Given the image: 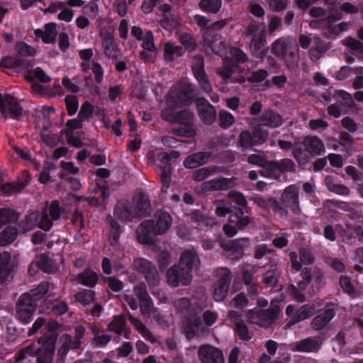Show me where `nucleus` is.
<instances>
[{
	"mask_svg": "<svg viewBox=\"0 0 363 363\" xmlns=\"http://www.w3.org/2000/svg\"><path fill=\"white\" fill-rule=\"evenodd\" d=\"M302 280L298 286L289 284L286 289V294L294 301L303 303L306 301L304 291L311 284L313 293H318L325 284V278L322 272L317 267H306L301 270Z\"/></svg>",
	"mask_w": 363,
	"mask_h": 363,
	"instance_id": "nucleus-1",
	"label": "nucleus"
},
{
	"mask_svg": "<svg viewBox=\"0 0 363 363\" xmlns=\"http://www.w3.org/2000/svg\"><path fill=\"white\" fill-rule=\"evenodd\" d=\"M198 88L195 85L185 83L183 80V108L195 101L201 121L206 125H212L216 118V108L206 98L198 97Z\"/></svg>",
	"mask_w": 363,
	"mask_h": 363,
	"instance_id": "nucleus-2",
	"label": "nucleus"
},
{
	"mask_svg": "<svg viewBox=\"0 0 363 363\" xmlns=\"http://www.w3.org/2000/svg\"><path fill=\"white\" fill-rule=\"evenodd\" d=\"M167 108L162 111V120L179 127L172 129L174 135L182 137V81L178 80L169 90L167 96Z\"/></svg>",
	"mask_w": 363,
	"mask_h": 363,
	"instance_id": "nucleus-3",
	"label": "nucleus"
},
{
	"mask_svg": "<svg viewBox=\"0 0 363 363\" xmlns=\"http://www.w3.org/2000/svg\"><path fill=\"white\" fill-rule=\"evenodd\" d=\"M172 217L165 211H157L154 220L143 221L138 228V239L143 244L150 245L152 237L164 233L172 225Z\"/></svg>",
	"mask_w": 363,
	"mask_h": 363,
	"instance_id": "nucleus-4",
	"label": "nucleus"
},
{
	"mask_svg": "<svg viewBox=\"0 0 363 363\" xmlns=\"http://www.w3.org/2000/svg\"><path fill=\"white\" fill-rule=\"evenodd\" d=\"M134 295L125 294L123 300L128 304L130 308L135 311L140 306V312L145 318H150L155 308L154 303L149 295L147 286L145 283L135 286L133 288Z\"/></svg>",
	"mask_w": 363,
	"mask_h": 363,
	"instance_id": "nucleus-5",
	"label": "nucleus"
},
{
	"mask_svg": "<svg viewBox=\"0 0 363 363\" xmlns=\"http://www.w3.org/2000/svg\"><path fill=\"white\" fill-rule=\"evenodd\" d=\"M228 196L235 203L233 205L234 213L229 216L228 221L235 224L240 230H243L252 222L247 201L244 195L239 191H231Z\"/></svg>",
	"mask_w": 363,
	"mask_h": 363,
	"instance_id": "nucleus-6",
	"label": "nucleus"
},
{
	"mask_svg": "<svg viewBox=\"0 0 363 363\" xmlns=\"http://www.w3.org/2000/svg\"><path fill=\"white\" fill-rule=\"evenodd\" d=\"M38 306L39 303L28 293L23 294L16 303V318L24 325L30 323L33 320L34 313Z\"/></svg>",
	"mask_w": 363,
	"mask_h": 363,
	"instance_id": "nucleus-7",
	"label": "nucleus"
},
{
	"mask_svg": "<svg viewBox=\"0 0 363 363\" xmlns=\"http://www.w3.org/2000/svg\"><path fill=\"white\" fill-rule=\"evenodd\" d=\"M339 309L340 303L337 300L327 302L323 308L318 310L311 322L312 328L318 331L324 329L335 318Z\"/></svg>",
	"mask_w": 363,
	"mask_h": 363,
	"instance_id": "nucleus-8",
	"label": "nucleus"
},
{
	"mask_svg": "<svg viewBox=\"0 0 363 363\" xmlns=\"http://www.w3.org/2000/svg\"><path fill=\"white\" fill-rule=\"evenodd\" d=\"M218 280L213 285V298L215 301L220 302L228 295L233 276L230 270L221 267L217 270Z\"/></svg>",
	"mask_w": 363,
	"mask_h": 363,
	"instance_id": "nucleus-9",
	"label": "nucleus"
},
{
	"mask_svg": "<svg viewBox=\"0 0 363 363\" xmlns=\"http://www.w3.org/2000/svg\"><path fill=\"white\" fill-rule=\"evenodd\" d=\"M23 108L18 99L10 94L0 93V114L5 120L19 121L23 116Z\"/></svg>",
	"mask_w": 363,
	"mask_h": 363,
	"instance_id": "nucleus-10",
	"label": "nucleus"
},
{
	"mask_svg": "<svg viewBox=\"0 0 363 363\" xmlns=\"http://www.w3.org/2000/svg\"><path fill=\"white\" fill-rule=\"evenodd\" d=\"M201 261L194 248L183 250V286H189L193 278V272L199 269Z\"/></svg>",
	"mask_w": 363,
	"mask_h": 363,
	"instance_id": "nucleus-11",
	"label": "nucleus"
},
{
	"mask_svg": "<svg viewBox=\"0 0 363 363\" xmlns=\"http://www.w3.org/2000/svg\"><path fill=\"white\" fill-rule=\"evenodd\" d=\"M134 266L136 270L142 274L150 286H156L160 284V277L154 264L145 258L134 259Z\"/></svg>",
	"mask_w": 363,
	"mask_h": 363,
	"instance_id": "nucleus-12",
	"label": "nucleus"
},
{
	"mask_svg": "<svg viewBox=\"0 0 363 363\" xmlns=\"http://www.w3.org/2000/svg\"><path fill=\"white\" fill-rule=\"evenodd\" d=\"M191 69L202 90L206 93L211 92L212 86L205 71L204 57L202 55H196L194 57Z\"/></svg>",
	"mask_w": 363,
	"mask_h": 363,
	"instance_id": "nucleus-13",
	"label": "nucleus"
},
{
	"mask_svg": "<svg viewBox=\"0 0 363 363\" xmlns=\"http://www.w3.org/2000/svg\"><path fill=\"white\" fill-rule=\"evenodd\" d=\"M315 310L313 304H304L299 308L290 304L286 308V315L290 318L286 326L290 328L292 325L308 318Z\"/></svg>",
	"mask_w": 363,
	"mask_h": 363,
	"instance_id": "nucleus-14",
	"label": "nucleus"
},
{
	"mask_svg": "<svg viewBox=\"0 0 363 363\" xmlns=\"http://www.w3.org/2000/svg\"><path fill=\"white\" fill-rule=\"evenodd\" d=\"M269 132L260 128H255L253 131H242L239 136L240 145L243 148H250L255 145L263 144Z\"/></svg>",
	"mask_w": 363,
	"mask_h": 363,
	"instance_id": "nucleus-15",
	"label": "nucleus"
},
{
	"mask_svg": "<svg viewBox=\"0 0 363 363\" xmlns=\"http://www.w3.org/2000/svg\"><path fill=\"white\" fill-rule=\"evenodd\" d=\"M38 344L40 345L39 353L36 356L38 363H51L55 353L56 337L41 336L38 340Z\"/></svg>",
	"mask_w": 363,
	"mask_h": 363,
	"instance_id": "nucleus-16",
	"label": "nucleus"
},
{
	"mask_svg": "<svg viewBox=\"0 0 363 363\" xmlns=\"http://www.w3.org/2000/svg\"><path fill=\"white\" fill-rule=\"evenodd\" d=\"M281 201L286 208H289L294 214H298L300 212L299 187L296 184H291L286 186L281 195Z\"/></svg>",
	"mask_w": 363,
	"mask_h": 363,
	"instance_id": "nucleus-17",
	"label": "nucleus"
},
{
	"mask_svg": "<svg viewBox=\"0 0 363 363\" xmlns=\"http://www.w3.org/2000/svg\"><path fill=\"white\" fill-rule=\"evenodd\" d=\"M296 164L289 158H284L279 160H271L267 178L277 179L284 173L296 172Z\"/></svg>",
	"mask_w": 363,
	"mask_h": 363,
	"instance_id": "nucleus-18",
	"label": "nucleus"
},
{
	"mask_svg": "<svg viewBox=\"0 0 363 363\" xmlns=\"http://www.w3.org/2000/svg\"><path fill=\"white\" fill-rule=\"evenodd\" d=\"M250 245V238H238L225 244L223 249L229 259L237 260L242 257L245 250L248 248Z\"/></svg>",
	"mask_w": 363,
	"mask_h": 363,
	"instance_id": "nucleus-19",
	"label": "nucleus"
},
{
	"mask_svg": "<svg viewBox=\"0 0 363 363\" xmlns=\"http://www.w3.org/2000/svg\"><path fill=\"white\" fill-rule=\"evenodd\" d=\"M298 255L300 262L298 261V255L295 252H291L289 254L291 268L296 272H301L303 269L302 264L311 265L315 262V257L309 247H301L298 250Z\"/></svg>",
	"mask_w": 363,
	"mask_h": 363,
	"instance_id": "nucleus-20",
	"label": "nucleus"
},
{
	"mask_svg": "<svg viewBox=\"0 0 363 363\" xmlns=\"http://www.w3.org/2000/svg\"><path fill=\"white\" fill-rule=\"evenodd\" d=\"M199 357L202 363H224L222 350L210 345H201L198 350Z\"/></svg>",
	"mask_w": 363,
	"mask_h": 363,
	"instance_id": "nucleus-21",
	"label": "nucleus"
},
{
	"mask_svg": "<svg viewBox=\"0 0 363 363\" xmlns=\"http://www.w3.org/2000/svg\"><path fill=\"white\" fill-rule=\"evenodd\" d=\"M255 203L258 206L264 209L265 211H272L274 214L280 217H286L289 215V211L286 206L282 204L274 197L264 199L263 197L257 198Z\"/></svg>",
	"mask_w": 363,
	"mask_h": 363,
	"instance_id": "nucleus-22",
	"label": "nucleus"
},
{
	"mask_svg": "<svg viewBox=\"0 0 363 363\" xmlns=\"http://www.w3.org/2000/svg\"><path fill=\"white\" fill-rule=\"evenodd\" d=\"M158 160L164 164L160 167L159 173L160 182L162 185V191H166L170 186L172 169L169 164L172 163L171 156L168 152H160Z\"/></svg>",
	"mask_w": 363,
	"mask_h": 363,
	"instance_id": "nucleus-23",
	"label": "nucleus"
},
{
	"mask_svg": "<svg viewBox=\"0 0 363 363\" xmlns=\"http://www.w3.org/2000/svg\"><path fill=\"white\" fill-rule=\"evenodd\" d=\"M164 60L167 64L176 69H179L182 60V47L168 42L164 47Z\"/></svg>",
	"mask_w": 363,
	"mask_h": 363,
	"instance_id": "nucleus-24",
	"label": "nucleus"
},
{
	"mask_svg": "<svg viewBox=\"0 0 363 363\" xmlns=\"http://www.w3.org/2000/svg\"><path fill=\"white\" fill-rule=\"evenodd\" d=\"M205 44L211 50V51L219 56H223L226 52V45L221 39V35L207 32L203 35Z\"/></svg>",
	"mask_w": 363,
	"mask_h": 363,
	"instance_id": "nucleus-25",
	"label": "nucleus"
},
{
	"mask_svg": "<svg viewBox=\"0 0 363 363\" xmlns=\"http://www.w3.org/2000/svg\"><path fill=\"white\" fill-rule=\"evenodd\" d=\"M114 216L122 222H130L137 218L133 204L128 201H119L114 208Z\"/></svg>",
	"mask_w": 363,
	"mask_h": 363,
	"instance_id": "nucleus-26",
	"label": "nucleus"
},
{
	"mask_svg": "<svg viewBox=\"0 0 363 363\" xmlns=\"http://www.w3.org/2000/svg\"><path fill=\"white\" fill-rule=\"evenodd\" d=\"M234 180L233 178L217 177L204 182L203 189L206 191L228 190L234 186Z\"/></svg>",
	"mask_w": 363,
	"mask_h": 363,
	"instance_id": "nucleus-27",
	"label": "nucleus"
},
{
	"mask_svg": "<svg viewBox=\"0 0 363 363\" xmlns=\"http://www.w3.org/2000/svg\"><path fill=\"white\" fill-rule=\"evenodd\" d=\"M135 204L133 205L134 211L138 217H144L150 214L151 205L148 194L140 192L135 198Z\"/></svg>",
	"mask_w": 363,
	"mask_h": 363,
	"instance_id": "nucleus-28",
	"label": "nucleus"
},
{
	"mask_svg": "<svg viewBox=\"0 0 363 363\" xmlns=\"http://www.w3.org/2000/svg\"><path fill=\"white\" fill-rule=\"evenodd\" d=\"M257 120L261 125H265L269 128L279 127L284 123L282 117L273 110L264 111L257 118Z\"/></svg>",
	"mask_w": 363,
	"mask_h": 363,
	"instance_id": "nucleus-29",
	"label": "nucleus"
},
{
	"mask_svg": "<svg viewBox=\"0 0 363 363\" xmlns=\"http://www.w3.org/2000/svg\"><path fill=\"white\" fill-rule=\"evenodd\" d=\"M303 145L312 157L320 155L325 151L323 141L317 136L305 137Z\"/></svg>",
	"mask_w": 363,
	"mask_h": 363,
	"instance_id": "nucleus-30",
	"label": "nucleus"
},
{
	"mask_svg": "<svg viewBox=\"0 0 363 363\" xmlns=\"http://www.w3.org/2000/svg\"><path fill=\"white\" fill-rule=\"evenodd\" d=\"M99 279L98 274L89 267L85 268L82 272L79 273L76 277L78 284L90 289L96 286Z\"/></svg>",
	"mask_w": 363,
	"mask_h": 363,
	"instance_id": "nucleus-31",
	"label": "nucleus"
},
{
	"mask_svg": "<svg viewBox=\"0 0 363 363\" xmlns=\"http://www.w3.org/2000/svg\"><path fill=\"white\" fill-rule=\"evenodd\" d=\"M295 48L291 40L285 38L277 39L272 45V53L276 57L281 58L291 50Z\"/></svg>",
	"mask_w": 363,
	"mask_h": 363,
	"instance_id": "nucleus-32",
	"label": "nucleus"
},
{
	"mask_svg": "<svg viewBox=\"0 0 363 363\" xmlns=\"http://www.w3.org/2000/svg\"><path fill=\"white\" fill-rule=\"evenodd\" d=\"M195 116L194 113L183 108V138H194L196 130L194 124Z\"/></svg>",
	"mask_w": 363,
	"mask_h": 363,
	"instance_id": "nucleus-33",
	"label": "nucleus"
},
{
	"mask_svg": "<svg viewBox=\"0 0 363 363\" xmlns=\"http://www.w3.org/2000/svg\"><path fill=\"white\" fill-rule=\"evenodd\" d=\"M235 325L234 331L242 341H250L252 334L250 332L248 327L240 315H235L233 320Z\"/></svg>",
	"mask_w": 363,
	"mask_h": 363,
	"instance_id": "nucleus-34",
	"label": "nucleus"
},
{
	"mask_svg": "<svg viewBox=\"0 0 363 363\" xmlns=\"http://www.w3.org/2000/svg\"><path fill=\"white\" fill-rule=\"evenodd\" d=\"M210 155L208 152H199L188 156L183 162V165L186 168L194 169L206 164Z\"/></svg>",
	"mask_w": 363,
	"mask_h": 363,
	"instance_id": "nucleus-35",
	"label": "nucleus"
},
{
	"mask_svg": "<svg viewBox=\"0 0 363 363\" xmlns=\"http://www.w3.org/2000/svg\"><path fill=\"white\" fill-rule=\"evenodd\" d=\"M182 255L177 264H174L167 271V281L172 287L178 286L182 277Z\"/></svg>",
	"mask_w": 363,
	"mask_h": 363,
	"instance_id": "nucleus-36",
	"label": "nucleus"
},
{
	"mask_svg": "<svg viewBox=\"0 0 363 363\" xmlns=\"http://www.w3.org/2000/svg\"><path fill=\"white\" fill-rule=\"evenodd\" d=\"M126 321L121 315L114 316L112 321L108 324V329L118 335H124L127 339L130 338V331L125 328Z\"/></svg>",
	"mask_w": 363,
	"mask_h": 363,
	"instance_id": "nucleus-37",
	"label": "nucleus"
},
{
	"mask_svg": "<svg viewBox=\"0 0 363 363\" xmlns=\"http://www.w3.org/2000/svg\"><path fill=\"white\" fill-rule=\"evenodd\" d=\"M270 161L265 157L257 154H252L247 157L248 163L257 165L263 169L259 172V174L267 178L269 171Z\"/></svg>",
	"mask_w": 363,
	"mask_h": 363,
	"instance_id": "nucleus-38",
	"label": "nucleus"
},
{
	"mask_svg": "<svg viewBox=\"0 0 363 363\" xmlns=\"http://www.w3.org/2000/svg\"><path fill=\"white\" fill-rule=\"evenodd\" d=\"M320 345L317 340L313 337H307L298 342L296 349L302 352H314L320 350Z\"/></svg>",
	"mask_w": 363,
	"mask_h": 363,
	"instance_id": "nucleus-39",
	"label": "nucleus"
},
{
	"mask_svg": "<svg viewBox=\"0 0 363 363\" xmlns=\"http://www.w3.org/2000/svg\"><path fill=\"white\" fill-rule=\"evenodd\" d=\"M19 231L16 227L7 226L0 233V246H6L12 243L16 238Z\"/></svg>",
	"mask_w": 363,
	"mask_h": 363,
	"instance_id": "nucleus-40",
	"label": "nucleus"
},
{
	"mask_svg": "<svg viewBox=\"0 0 363 363\" xmlns=\"http://www.w3.org/2000/svg\"><path fill=\"white\" fill-rule=\"evenodd\" d=\"M110 225L111 229L108 238V243L111 247L118 248L120 246L119 240L122 233L121 225L116 220H111Z\"/></svg>",
	"mask_w": 363,
	"mask_h": 363,
	"instance_id": "nucleus-41",
	"label": "nucleus"
},
{
	"mask_svg": "<svg viewBox=\"0 0 363 363\" xmlns=\"http://www.w3.org/2000/svg\"><path fill=\"white\" fill-rule=\"evenodd\" d=\"M38 216L32 213L26 216L25 219L18 224L19 233H26L33 230L37 225Z\"/></svg>",
	"mask_w": 363,
	"mask_h": 363,
	"instance_id": "nucleus-42",
	"label": "nucleus"
},
{
	"mask_svg": "<svg viewBox=\"0 0 363 363\" xmlns=\"http://www.w3.org/2000/svg\"><path fill=\"white\" fill-rule=\"evenodd\" d=\"M280 277V272L271 266L270 268L263 274L262 281L266 287L274 288Z\"/></svg>",
	"mask_w": 363,
	"mask_h": 363,
	"instance_id": "nucleus-43",
	"label": "nucleus"
},
{
	"mask_svg": "<svg viewBox=\"0 0 363 363\" xmlns=\"http://www.w3.org/2000/svg\"><path fill=\"white\" fill-rule=\"evenodd\" d=\"M333 97L334 99H339L337 103L342 106H345L349 108H354L355 103L350 94L345 90H336L335 91Z\"/></svg>",
	"mask_w": 363,
	"mask_h": 363,
	"instance_id": "nucleus-44",
	"label": "nucleus"
},
{
	"mask_svg": "<svg viewBox=\"0 0 363 363\" xmlns=\"http://www.w3.org/2000/svg\"><path fill=\"white\" fill-rule=\"evenodd\" d=\"M76 301L83 306L90 305L96 299V292L91 289H82L74 295Z\"/></svg>",
	"mask_w": 363,
	"mask_h": 363,
	"instance_id": "nucleus-45",
	"label": "nucleus"
},
{
	"mask_svg": "<svg viewBox=\"0 0 363 363\" xmlns=\"http://www.w3.org/2000/svg\"><path fill=\"white\" fill-rule=\"evenodd\" d=\"M222 5V0H201L199 6L200 9L206 13H217Z\"/></svg>",
	"mask_w": 363,
	"mask_h": 363,
	"instance_id": "nucleus-46",
	"label": "nucleus"
},
{
	"mask_svg": "<svg viewBox=\"0 0 363 363\" xmlns=\"http://www.w3.org/2000/svg\"><path fill=\"white\" fill-rule=\"evenodd\" d=\"M18 213L11 208H1L0 209V228L11 223H14L18 219Z\"/></svg>",
	"mask_w": 363,
	"mask_h": 363,
	"instance_id": "nucleus-47",
	"label": "nucleus"
},
{
	"mask_svg": "<svg viewBox=\"0 0 363 363\" xmlns=\"http://www.w3.org/2000/svg\"><path fill=\"white\" fill-rule=\"evenodd\" d=\"M44 32L43 43L45 44L55 43L57 36V24L52 22L46 23Z\"/></svg>",
	"mask_w": 363,
	"mask_h": 363,
	"instance_id": "nucleus-48",
	"label": "nucleus"
},
{
	"mask_svg": "<svg viewBox=\"0 0 363 363\" xmlns=\"http://www.w3.org/2000/svg\"><path fill=\"white\" fill-rule=\"evenodd\" d=\"M35 267L43 272L50 273L52 271V260L45 254H40L36 257Z\"/></svg>",
	"mask_w": 363,
	"mask_h": 363,
	"instance_id": "nucleus-49",
	"label": "nucleus"
},
{
	"mask_svg": "<svg viewBox=\"0 0 363 363\" xmlns=\"http://www.w3.org/2000/svg\"><path fill=\"white\" fill-rule=\"evenodd\" d=\"M309 153L306 148L303 150L301 147H296L293 149L292 155L297 163L302 167L306 166L310 160Z\"/></svg>",
	"mask_w": 363,
	"mask_h": 363,
	"instance_id": "nucleus-50",
	"label": "nucleus"
},
{
	"mask_svg": "<svg viewBox=\"0 0 363 363\" xmlns=\"http://www.w3.org/2000/svg\"><path fill=\"white\" fill-rule=\"evenodd\" d=\"M49 288L48 282L43 281L37 286V288L30 290L28 293L32 298H33V299L40 303L44 296L48 292Z\"/></svg>",
	"mask_w": 363,
	"mask_h": 363,
	"instance_id": "nucleus-51",
	"label": "nucleus"
},
{
	"mask_svg": "<svg viewBox=\"0 0 363 363\" xmlns=\"http://www.w3.org/2000/svg\"><path fill=\"white\" fill-rule=\"evenodd\" d=\"M298 58L297 50L294 48L281 59L284 61L285 65L289 69H294L298 67Z\"/></svg>",
	"mask_w": 363,
	"mask_h": 363,
	"instance_id": "nucleus-52",
	"label": "nucleus"
},
{
	"mask_svg": "<svg viewBox=\"0 0 363 363\" xmlns=\"http://www.w3.org/2000/svg\"><path fill=\"white\" fill-rule=\"evenodd\" d=\"M216 213L219 217H225L234 213L233 205L228 201H220L216 204Z\"/></svg>",
	"mask_w": 363,
	"mask_h": 363,
	"instance_id": "nucleus-53",
	"label": "nucleus"
},
{
	"mask_svg": "<svg viewBox=\"0 0 363 363\" xmlns=\"http://www.w3.org/2000/svg\"><path fill=\"white\" fill-rule=\"evenodd\" d=\"M280 313L279 306H270L269 308L263 310L261 313V318L267 320L269 325L272 324L277 318Z\"/></svg>",
	"mask_w": 363,
	"mask_h": 363,
	"instance_id": "nucleus-54",
	"label": "nucleus"
},
{
	"mask_svg": "<svg viewBox=\"0 0 363 363\" xmlns=\"http://www.w3.org/2000/svg\"><path fill=\"white\" fill-rule=\"evenodd\" d=\"M219 125L223 129L230 128L235 122V118L230 112L221 110L218 116Z\"/></svg>",
	"mask_w": 363,
	"mask_h": 363,
	"instance_id": "nucleus-55",
	"label": "nucleus"
},
{
	"mask_svg": "<svg viewBox=\"0 0 363 363\" xmlns=\"http://www.w3.org/2000/svg\"><path fill=\"white\" fill-rule=\"evenodd\" d=\"M232 65L237 67L240 63H245L247 61V55L240 48H233L230 50Z\"/></svg>",
	"mask_w": 363,
	"mask_h": 363,
	"instance_id": "nucleus-56",
	"label": "nucleus"
},
{
	"mask_svg": "<svg viewBox=\"0 0 363 363\" xmlns=\"http://www.w3.org/2000/svg\"><path fill=\"white\" fill-rule=\"evenodd\" d=\"M67 113L69 116H74L79 108V101L74 95H67L65 99Z\"/></svg>",
	"mask_w": 363,
	"mask_h": 363,
	"instance_id": "nucleus-57",
	"label": "nucleus"
},
{
	"mask_svg": "<svg viewBox=\"0 0 363 363\" xmlns=\"http://www.w3.org/2000/svg\"><path fill=\"white\" fill-rule=\"evenodd\" d=\"M266 43V30L262 28L257 34L252 35L251 45H253L255 50H259L264 46Z\"/></svg>",
	"mask_w": 363,
	"mask_h": 363,
	"instance_id": "nucleus-58",
	"label": "nucleus"
},
{
	"mask_svg": "<svg viewBox=\"0 0 363 363\" xmlns=\"http://www.w3.org/2000/svg\"><path fill=\"white\" fill-rule=\"evenodd\" d=\"M94 108V106L89 101H84L81 106L78 118L83 121L89 120L93 116Z\"/></svg>",
	"mask_w": 363,
	"mask_h": 363,
	"instance_id": "nucleus-59",
	"label": "nucleus"
},
{
	"mask_svg": "<svg viewBox=\"0 0 363 363\" xmlns=\"http://www.w3.org/2000/svg\"><path fill=\"white\" fill-rule=\"evenodd\" d=\"M48 213H47L50 218L54 220H57L62 213V208L60 206L59 201H52L48 208Z\"/></svg>",
	"mask_w": 363,
	"mask_h": 363,
	"instance_id": "nucleus-60",
	"label": "nucleus"
},
{
	"mask_svg": "<svg viewBox=\"0 0 363 363\" xmlns=\"http://www.w3.org/2000/svg\"><path fill=\"white\" fill-rule=\"evenodd\" d=\"M141 41H143L142 48L144 50L150 52H155L156 50V47L154 43V37L152 31L145 30V36Z\"/></svg>",
	"mask_w": 363,
	"mask_h": 363,
	"instance_id": "nucleus-61",
	"label": "nucleus"
},
{
	"mask_svg": "<svg viewBox=\"0 0 363 363\" xmlns=\"http://www.w3.org/2000/svg\"><path fill=\"white\" fill-rule=\"evenodd\" d=\"M91 70L94 75L95 82L97 84H101L104 81V71L101 65L94 60H91Z\"/></svg>",
	"mask_w": 363,
	"mask_h": 363,
	"instance_id": "nucleus-62",
	"label": "nucleus"
},
{
	"mask_svg": "<svg viewBox=\"0 0 363 363\" xmlns=\"http://www.w3.org/2000/svg\"><path fill=\"white\" fill-rule=\"evenodd\" d=\"M103 46L104 48L105 55L111 58V54L115 50V43L113 37L110 34L107 33L103 40Z\"/></svg>",
	"mask_w": 363,
	"mask_h": 363,
	"instance_id": "nucleus-63",
	"label": "nucleus"
},
{
	"mask_svg": "<svg viewBox=\"0 0 363 363\" xmlns=\"http://www.w3.org/2000/svg\"><path fill=\"white\" fill-rule=\"evenodd\" d=\"M197 47L198 44L196 39L189 34L183 32V48L185 50L192 52L195 50Z\"/></svg>",
	"mask_w": 363,
	"mask_h": 363,
	"instance_id": "nucleus-64",
	"label": "nucleus"
}]
</instances>
